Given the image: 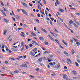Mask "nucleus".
I'll list each match as a JSON object with an SVG mask.
<instances>
[{"mask_svg": "<svg viewBox=\"0 0 80 80\" xmlns=\"http://www.w3.org/2000/svg\"><path fill=\"white\" fill-rule=\"evenodd\" d=\"M22 12L23 14L26 15H28V13H27V12L25 11V10L23 9H22Z\"/></svg>", "mask_w": 80, "mask_h": 80, "instance_id": "f257e3e1", "label": "nucleus"}, {"mask_svg": "<svg viewBox=\"0 0 80 80\" xmlns=\"http://www.w3.org/2000/svg\"><path fill=\"white\" fill-rule=\"evenodd\" d=\"M43 60V58L41 57L39 58L38 60V62H42V60Z\"/></svg>", "mask_w": 80, "mask_h": 80, "instance_id": "f03ea898", "label": "nucleus"}, {"mask_svg": "<svg viewBox=\"0 0 80 80\" xmlns=\"http://www.w3.org/2000/svg\"><path fill=\"white\" fill-rule=\"evenodd\" d=\"M21 3L23 5V6H25V7H26L27 8H28V6H27V4L23 2H22Z\"/></svg>", "mask_w": 80, "mask_h": 80, "instance_id": "7ed1b4c3", "label": "nucleus"}, {"mask_svg": "<svg viewBox=\"0 0 80 80\" xmlns=\"http://www.w3.org/2000/svg\"><path fill=\"white\" fill-rule=\"evenodd\" d=\"M32 52L33 51H31L29 53V54L32 56H35V54H34V52Z\"/></svg>", "mask_w": 80, "mask_h": 80, "instance_id": "20e7f679", "label": "nucleus"}, {"mask_svg": "<svg viewBox=\"0 0 80 80\" xmlns=\"http://www.w3.org/2000/svg\"><path fill=\"white\" fill-rule=\"evenodd\" d=\"M20 67H26L27 68V65L26 64H22L20 66Z\"/></svg>", "mask_w": 80, "mask_h": 80, "instance_id": "39448f33", "label": "nucleus"}, {"mask_svg": "<svg viewBox=\"0 0 80 80\" xmlns=\"http://www.w3.org/2000/svg\"><path fill=\"white\" fill-rule=\"evenodd\" d=\"M41 30H42V32H45V33H47L48 32H47V31H46V30H45V29L43 28H41Z\"/></svg>", "mask_w": 80, "mask_h": 80, "instance_id": "423d86ee", "label": "nucleus"}, {"mask_svg": "<svg viewBox=\"0 0 80 80\" xmlns=\"http://www.w3.org/2000/svg\"><path fill=\"white\" fill-rule=\"evenodd\" d=\"M16 19H17L18 20H19V19H20V17L18 15L16 16Z\"/></svg>", "mask_w": 80, "mask_h": 80, "instance_id": "0eeeda50", "label": "nucleus"}, {"mask_svg": "<svg viewBox=\"0 0 80 80\" xmlns=\"http://www.w3.org/2000/svg\"><path fill=\"white\" fill-rule=\"evenodd\" d=\"M66 77H67V75L66 74H65L63 77V78L66 80H67V78Z\"/></svg>", "mask_w": 80, "mask_h": 80, "instance_id": "6e6552de", "label": "nucleus"}, {"mask_svg": "<svg viewBox=\"0 0 80 80\" xmlns=\"http://www.w3.org/2000/svg\"><path fill=\"white\" fill-rule=\"evenodd\" d=\"M62 42L64 43V44H65V45L66 47H67V43H66L65 42V41H63V40H62Z\"/></svg>", "mask_w": 80, "mask_h": 80, "instance_id": "1a4fd4ad", "label": "nucleus"}, {"mask_svg": "<svg viewBox=\"0 0 80 80\" xmlns=\"http://www.w3.org/2000/svg\"><path fill=\"white\" fill-rule=\"evenodd\" d=\"M3 20H4L5 22H6V23H8V21L7 19L5 18H4Z\"/></svg>", "mask_w": 80, "mask_h": 80, "instance_id": "9d476101", "label": "nucleus"}, {"mask_svg": "<svg viewBox=\"0 0 80 80\" xmlns=\"http://www.w3.org/2000/svg\"><path fill=\"white\" fill-rule=\"evenodd\" d=\"M36 50H37V48H35L33 49L32 50V51L33 52H35V51Z\"/></svg>", "mask_w": 80, "mask_h": 80, "instance_id": "9b49d317", "label": "nucleus"}, {"mask_svg": "<svg viewBox=\"0 0 80 80\" xmlns=\"http://www.w3.org/2000/svg\"><path fill=\"white\" fill-rule=\"evenodd\" d=\"M31 34L32 35H33V36H37V35H36V34H35V33L33 32H31Z\"/></svg>", "mask_w": 80, "mask_h": 80, "instance_id": "f8f14e48", "label": "nucleus"}, {"mask_svg": "<svg viewBox=\"0 0 80 80\" xmlns=\"http://www.w3.org/2000/svg\"><path fill=\"white\" fill-rule=\"evenodd\" d=\"M67 60L69 62H70V63H72V61H71V60L70 59L67 58Z\"/></svg>", "mask_w": 80, "mask_h": 80, "instance_id": "ddd939ff", "label": "nucleus"}, {"mask_svg": "<svg viewBox=\"0 0 80 80\" xmlns=\"http://www.w3.org/2000/svg\"><path fill=\"white\" fill-rule=\"evenodd\" d=\"M59 11H60V12H63L64 11L61 8H59Z\"/></svg>", "mask_w": 80, "mask_h": 80, "instance_id": "4468645a", "label": "nucleus"}, {"mask_svg": "<svg viewBox=\"0 0 80 80\" xmlns=\"http://www.w3.org/2000/svg\"><path fill=\"white\" fill-rule=\"evenodd\" d=\"M55 41L56 42H57V43H58V44H60V42H59V41H58V40L57 39H55Z\"/></svg>", "mask_w": 80, "mask_h": 80, "instance_id": "2eb2a0df", "label": "nucleus"}, {"mask_svg": "<svg viewBox=\"0 0 80 80\" xmlns=\"http://www.w3.org/2000/svg\"><path fill=\"white\" fill-rule=\"evenodd\" d=\"M1 4L2 6V7L4 6V4H3V2H2V1H1Z\"/></svg>", "mask_w": 80, "mask_h": 80, "instance_id": "dca6fc26", "label": "nucleus"}, {"mask_svg": "<svg viewBox=\"0 0 80 80\" xmlns=\"http://www.w3.org/2000/svg\"><path fill=\"white\" fill-rule=\"evenodd\" d=\"M60 64H58L57 65V67H56V68L58 69V68H60Z\"/></svg>", "mask_w": 80, "mask_h": 80, "instance_id": "f3484780", "label": "nucleus"}, {"mask_svg": "<svg viewBox=\"0 0 80 80\" xmlns=\"http://www.w3.org/2000/svg\"><path fill=\"white\" fill-rule=\"evenodd\" d=\"M64 54H66L67 56H68V52H67L66 51H65L64 52Z\"/></svg>", "mask_w": 80, "mask_h": 80, "instance_id": "a211bd4d", "label": "nucleus"}, {"mask_svg": "<svg viewBox=\"0 0 80 80\" xmlns=\"http://www.w3.org/2000/svg\"><path fill=\"white\" fill-rule=\"evenodd\" d=\"M56 2V3H57L58 5H60V2H58V0H57Z\"/></svg>", "mask_w": 80, "mask_h": 80, "instance_id": "6ab92c4d", "label": "nucleus"}, {"mask_svg": "<svg viewBox=\"0 0 80 80\" xmlns=\"http://www.w3.org/2000/svg\"><path fill=\"white\" fill-rule=\"evenodd\" d=\"M72 73L74 75H76L77 74V72H76V71H72Z\"/></svg>", "mask_w": 80, "mask_h": 80, "instance_id": "aec40b11", "label": "nucleus"}, {"mask_svg": "<svg viewBox=\"0 0 80 80\" xmlns=\"http://www.w3.org/2000/svg\"><path fill=\"white\" fill-rule=\"evenodd\" d=\"M58 18L60 20V21H61L62 22H63V19H62L58 17Z\"/></svg>", "mask_w": 80, "mask_h": 80, "instance_id": "412c9836", "label": "nucleus"}, {"mask_svg": "<svg viewBox=\"0 0 80 80\" xmlns=\"http://www.w3.org/2000/svg\"><path fill=\"white\" fill-rule=\"evenodd\" d=\"M14 73H18V71H17V70H16L15 71H14L13 72Z\"/></svg>", "mask_w": 80, "mask_h": 80, "instance_id": "4be33fe9", "label": "nucleus"}, {"mask_svg": "<svg viewBox=\"0 0 80 80\" xmlns=\"http://www.w3.org/2000/svg\"><path fill=\"white\" fill-rule=\"evenodd\" d=\"M71 52L72 53V54H74V53H75V51H74L72 49L71 50Z\"/></svg>", "mask_w": 80, "mask_h": 80, "instance_id": "5701e85b", "label": "nucleus"}, {"mask_svg": "<svg viewBox=\"0 0 80 80\" xmlns=\"http://www.w3.org/2000/svg\"><path fill=\"white\" fill-rule=\"evenodd\" d=\"M44 43L46 45H48V42H45Z\"/></svg>", "mask_w": 80, "mask_h": 80, "instance_id": "b1692460", "label": "nucleus"}, {"mask_svg": "<svg viewBox=\"0 0 80 80\" xmlns=\"http://www.w3.org/2000/svg\"><path fill=\"white\" fill-rule=\"evenodd\" d=\"M38 8L39 10H41V8H40V6L39 4L38 5Z\"/></svg>", "mask_w": 80, "mask_h": 80, "instance_id": "393cba45", "label": "nucleus"}, {"mask_svg": "<svg viewBox=\"0 0 80 80\" xmlns=\"http://www.w3.org/2000/svg\"><path fill=\"white\" fill-rule=\"evenodd\" d=\"M35 20L36 22H38V23H40V21L38 19H36Z\"/></svg>", "mask_w": 80, "mask_h": 80, "instance_id": "a878e982", "label": "nucleus"}, {"mask_svg": "<svg viewBox=\"0 0 80 80\" xmlns=\"http://www.w3.org/2000/svg\"><path fill=\"white\" fill-rule=\"evenodd\" d=\"M6 32H7V30H5L3 32V34L4 35H5Z\"/></svg>", "mask_w": 80, "mask_h": 80, "instance_id": "bb28decb", "label": "nucleus"}, {"mask_svg": "<svg viewBox=\"0 0 80 80\" xmlns=\"http://www.w3.org/2000/svg\"><path fill=\"white\" fill-rule=\"evenodd\" d=\"M52 35L53 36H54V37H57L58 36V35H57V34L55 33H53Z\"/></svg>", "mask_w": 80, "mask_h": 80, "instance_id": "cd10ccee", "label": "nucleus"}, {"mask_svg": "<svg viewBox=\"0 0 80 80\" xmlns=\"http://www.w3.org/2000/svg\"><path fill=\"white\" fill-rule=\"evenodd\" d=\"M75 63H76V66H77V67H78V66H79V65H78V62H75Z\"/></svg>", "mask_w": 80, "mask_h": 80, "instance_id": "c85d7f7f", "label": "nucleus"}, {"mask_svg": "<svg viewBox=\"0 0 80 80\" xmlns=\"http://www.w3.org/2000/svg\"><path fill=\"white\" fill-rule=\"evenodd\" d=\"M76 44L77 46H79V45H80V43L79 42H76Z\"/></svg>", "mask_w": 80, "mask_h": 80, "instance_id": "c756f323", "label": "nucleus"}, {"mask_svg": "<svg viewBox=\"0 0 80 80\" xmlns=\"http://www.w3.org/2000/svg\"><path fill=\"white\" fill-rule=\"evenodd\" d=\"M11 50L12 51H13V52H16V51H17V50H16L13 48H12Z\"/></svg>", "mask_w": 80, "mask_h": 80, "instance_id": "7c9ffc66", "label": "nucleus"}, {"mask_svg": "<svg viewBox=\"0 0 80 80\" xmlns=\"http://www.w3.org/2000/svg\"><path fill=\"white\" fill-rule=\"evenodd\" d=\"M73 79H77V78H79V77H73Z\"/></svg>", "mask_w": 80, "mask_h": 80, "instance_id": "2f4dec72", "label": "nucleus"}, {"mask_svg": "<svg viewBox=\"0 0 80 80\" xmlns=\"http://www.w3.org/2000/svg\"><path fill=\"white\" fill-rule=\"evenodd\" d=\"M39 39L40 40H43V38L42 37H39Z\"/></svg>", "mask_w": 80, "mask_h": 80, "instance_id": "473e14b6", "label": "nucleus"}, {"mask_svg": "<svg viewBox=\"0 0 80 80\" xmlns=\"http://www.w3.org/2000/svg\"><path fill=\"white\" fill-rule=\"evenodd\" d=\"M18 30H22V29H23V28H18Z\"/></svg>", "mask_w": 80, "mask_h": 80, "instance_id": "72a5a7b5", "label": "nucleus"}, {"mask_svg": "<svg viewBox=\"0 0 80 80\" xmlns=\"http://www.w3.org/2000/svg\"><path fill=\"white\" fill-rule=\"evenodd\" d=\"M72 23H73V21H72V20H70L69 21V23H70V24H72Z\"/></svg>", "mask_w": 80, "mask_h": 80, "instance_id": "f704fd0d", "label": "nucleus"}, {"mask_svg": "<svg viewBox=\"0 0 80 80\" xmlns=\"http://www.w3.org/2000/svg\"><path fill=\"white\" fill-rule=\"evenodd\" d=\"M10 59L11 60H15V59L13 58H11Z\"/></svg>", "mask_w": 80, "mask_h": 80, "instance_id": "c9c22d12", "label": "nucleus"}, {"mask_svg": "<svg viewBox=\"0 0 80 80\" xmlns=\"http://www.w3.org/2000/svg\"><path fill=\"white\" fill-rule=\"evenodd\" d=\"M2 13L3 14V15L4 16H7V14H6L5 12H2Z\"/></svg>", "mask_w": 80, "mask_h": 80, "instance_id": "e433bc0d", "label": "nucleus"}, {"mask_svg": "<svg viewBox=\"0 0 80 80\" xmlns=\"http://www.w3.org/2000/svg\"><path fill=\"white\" fill-rule=\"evenodd\" d=\"M57 23L59 25H61V22L59 21H58Z\"/></svg>", "mask_w": 80, "mask_h": 80, "instance_id": "4c0bfd02", "label": "nucleus"}, {"mask_svg": "<svg viewBox=\"0 0 80 80\" xmlns=\"http://www.w3.org/2000/svg\"><path fill=\"white\" fill-rule=\"evenodd\" d=\"M23 44H24V43H23V42H21V47H23Z\"/></svg>", "mask_w": 80, "mask_h": 80, "instance_id": "58836bf2", "label": "nucleus"}, {"mask_svg": "<svg viewBox=\"0 0 80 80\" xmlns=\"http://www.w3.org/2000/svg\"><path fill=\"white\" fill-rule=\"evenodd\" d=\"M34 43H35V45H38V43L36 42H34Z\"/></svg>", "mask_w": 80, "mask_h": 80, "instance_id": "ea45409f", "label": "nucleus"}, {"mask_svg": "<svg viewBox=\"0 0 80 80\" xmlns=\"http://www.w3.org/2000/svg\"><path fill=\"white\" fill-rule=\"evenodd\" d=\"M76 15H80V14L79 13L76 12L75 13Z\"/></svg>", "mask_w": 80, "mask_h": 80, "instance_id": "a19ab883", "label": "nucleus"}, {"mask_svg": "<svg viewBox=\"0 0 80 80\" xmlns=\"http://www.w3.org/2000/svg\"><path fill=\"white\" fill-rule=\"evenodd\" d=\"M29 77H30V78H35V77H33L32 75L29 76Z\"/></svg>", "mask_w": 80, "mask_h": 80, "instance_id": "79ce46f5", "label": "nucleus"}, {"mask_svg": "<svg viewBox=\"0 0 80 80\" xmlns=\"http://www.w3.org/2000/svg\"><path fill=\"white\" fill-rule=\"evenodd\" d=\"M51 20L52 21H53L54 20V18H50Z\"/></svg>", "mask_w": 80, "mask_h": 80, "instance_id": "37998d69", "label": "nucleus"}, {"mask_svg": "<svg viewBox=\"0 0 80 80\" xmlns=\"http://www.w3.org/2000/svg\"><path fill=\"white\" fill-rule=\"evenodd\" d=\"M50 23L51 25L53 26V24H52V22L51 21H50Z\"/></svg>", "mask_w": 80, "mask_h": 80, "instance_id": "c03bdc74", "label": "nucleus"}, {"mask_svg": "<svg viewBox=\"0 0 80 80\" xmlns=\"http://www.w3.org/2000/svg\"><path fill=\"white\" fill-rule=\"evenodd\" d=\"M42 50H44V51H46V49H45V48H43V47H42Z\"/></svg>", "mask_w": 80, "mask_h": 80, "instance_id": "a18cd8bd", "label": "nucleus"}, {"mask_svg": "<svg viewBox=\"0 0 80 80\" xmlns=\"http://www.w3.org/2000/svg\"><path fill=\"white\" fill-rule=\"evenodd\" d=\"M29 5L30 7H32V6H33V5H32V4L30 3H29Z\"/></svg>", "mask_w": 80, "mask_h": 80, "instance_id": "49530a36", "label": "nucleus"}, {"mask_svg": "<svg viewBox=\"0 0 80 80\" xmlns=\"http://www.w3.org/2000/svg\"><path fill=\"white\" fill-rule=\"evenodd\" d=\"M10 37H11V35H10L9 36V37H8L7 38V40H9V39H10Z\"/></svg>", "mask_w": 80, "mask_h": 80, "instance_id": "de8ad7c7", "label": "nucleus"}, {"mask_svg": "<svg viewBox=\"0 0 80 80\" xmlns=\"http://www.w3.org/2000/svg\"><path fill=\"white\" fill-rule=\"evenodd\" d=\"M36 71H39V68H37V69H36Z\"/></svg>", "mask_w": 80, "mask_h": 80, "instance_id": "09e8293b", "label": "nucleus"}, {"mask_svg": "<svg viewBox=\"0 0 80 80\" xmlns=\"http://www.w3.org/2000/svg\"><path fill=\"white\" fill-rule=\"evenodd\" d=\"M46 20H50V19L48 18V17H46Z\"/></svg>", "mask_w": 80, "mask_h": 80, "instance_id": "8fccbe9b", "label": "nucleus"}, {"mask_svg": "<svg viewBox=\"0 0 80 80\" xmlns=\"http://www.w3.org/2000/svg\"><path fill=\"white\" fill-rule=\"evenodd\" d=\"M25 47H26V49H28V46H26V45H25Z\"/></svg>", "mask_w": 80, "mask_h": 80, "instance_id": "3c124183", "label": "nucleus"}, {"mask_svg": "<svg viewBox=\"0 0 80 80\" xmlns=\"http://www.w3.org/2000/svg\"><path fill=\"white\" fill-rule=\"evenodd\" d=\"M43 2H44V4H45V5L47 4V3H46V2L45 1V0H44Z\"/></svg>", "mask_w": 80, "mask_h": 80, "instance_id": "603ef678", "label": "nucleus"}, {"mask_svg": "<svg viewBox=\"0 0 80 80\" xmlns=\"http://www.w3.org/2000/svg\"><path fill=\"white\" fill-rule=\"evenodd\" d=\"M52 76H56V74L55 73H54L53 74H51Z\"/></svg>", "mask_w": 80, "mask_h": 80, "instance_id": "864d4df0", "label": "nucleus"}, {"mask_svg": "<svg viewBox=\"0 0 80 80\" xmlns=\"http://www.w3.org/2000/svg\"><path fill=\"white\" fill-rule=\"evenodd\" d=\"M59 47H60L61 48H62V49H63V48H64L63 47H62V46L61 45L59 46Z\"/></svg>", "mask_w": 80, "mask_h": 80, "instance_id": "5fc2aeb1", "label": "nucleus"}, {"mask_svg": "<svg viewBox=\"0 0 80 80\" xmlns=\"http://www.w3.org/2000/svg\"><path fill=\"white\" fill-rule=\"evenodd\" d=\"M38 17H40V14L38 13Z\"/></svg>", "mask_w": 80, "mask_h": 80, "instance_id": "6e6d98bb", "label": "nucleus"}, {"mask_svg": "<svg viewBox=\"0 0 80 80\" xmlns=\"http://www.w3.org/2000/svg\"><path fill=\"white\" fill-rule=\"evenodd\" d=\"M76 23L77 24V25H79V22H78L76 21Z\"/></svg>", "mask_w": 80, "mask_h": 80, "instance_id": "4d7b16f0", "label": "nucleus"}, {"mask_svg": "<svg viewBox=\"0 0 80 80\" xmlns=\"http://www.w3.org/2000/svg\"><path fill=\"white\" fill-rule=\"evenodd\" d=\"M70 8L71 9H73V10H76V9H75V8Z\"/></svg>", "mask_w": 80, "mask_h": 80, "instance_id": "13d9d810", "label": "nucleus"}, {"mask_svg": "<svg viewBox=\"0 0 80 80\" xmlns=\"http://www.w3.org/2000/svg\"><path fill=\"white\" fill-rule=\"evenodd\" d=\"M71 16L72 17H74V15H73V14L72 13H71Z\"/></svg>", "mask_w": 80, "mask_h": 80, "instance_id": "bf43d9fd", "label": "nucleus"}, {"mask_svg": "<svg viewBox=\"0 0 80 80\" xmlns=\"http://www.w3.org/2000/svg\"><path fill=\"white\" fill-rule=\"evenodd\" d=\"M33 46V45H32V44H30V45H29V47H32Z\"/></svg>", "mask_w": 80, "mask_h": 80, "instance_id": "052dcab7", "label": "nucleus"}, {"mask_svg": "<svg viewBox=\"0 0 80 80\" xmlns=\"http://www.w3.org/2000/svg\"><path fill=\"white\" fill-rule=\"evenodd\" d=\"M22 57H23V56H19L18 58H22Z\"/></svg>", "mask_w": 80, "mask_h": 80, "instance_id": "680f3d73", "label": "nucleus"}, {"mask_svg": "<svg viewBox=\"0 0 80 80\" xmlns=\"http://www.w3.org/2000/svg\"><path fill=\"white\" fill-rule=\"evenodd\" d=\"M48 35L50 39H51L52 38V37H51V36H50V35Z\"/></svg>", "mask_w": 80, "mask_h": 80, "instance_id": "e2e57ef3", "label": "nucleus"}, {"mask_svg": "<svg viewBox=\"0 0 80 80\" xmlns=\"http://www.w3.org/2000/svg\"><path fill=\"white\" fill-rule=\"evenodd\" d=\"M31 16H32V17H34V15H33V14L32 13L31 14Z\"/></svg>", "mask_w": 80, "mask_h": 80, "instance_id": "0e129e2a", "label": "nucleus"}, {"mask_svg": "<svg viewBox=\"0 0 80 80\" xmlns=\"http://www.w3.org/2000/svg\"><path fill=\"white\" fill-rule=\"evenodd\" d=\"M12 41V39L11 38L9 40V42H11V41Z\"/></svg>", "mask_w": 80, "mask_h": 80, "instance_id": "69168bd1", "label": "nucleus"}, {"mask_svg": "<svg viewBox=\"0 0 80 80\" xmlns=\"http://www.w3.org/2000/svg\"><path fill=\"white\" fill-rule=\"evenodd\" d=\"M46 9L48 10V12H49V9H48V8H46Z\"/></svg>", "mask_w": 80, "mask_h": 80, "instance_id": "338daca9", "label": "nucleus"}, {"mask_svg": "<svg viewBox=\"0 0 80 80\" xmlns=\"http://www.w3.org/2000/svg\"><path fill=\"white\" fill-rule=\"evenodd\" d=\"M51 65H53V63L52 62H51L49 63Z\"/></svg>", "mask_w": 80, "mask_h": 80, "instance_id": "774afa93", "label": "nucleus"}]
</instances>
